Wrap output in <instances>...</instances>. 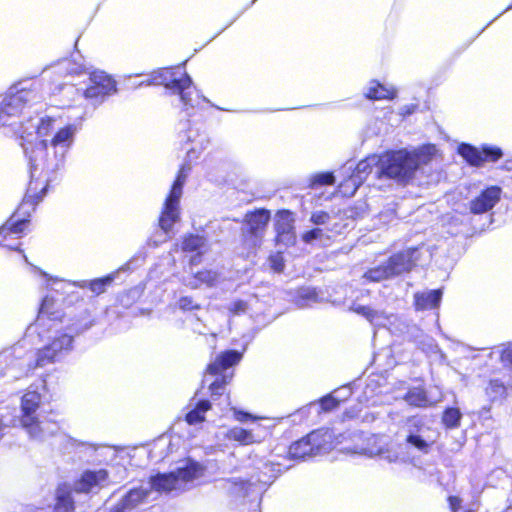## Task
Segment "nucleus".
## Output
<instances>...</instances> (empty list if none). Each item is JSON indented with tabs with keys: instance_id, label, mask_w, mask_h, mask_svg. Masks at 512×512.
<instances>
[{
	"instance_id": "obj_55",
	"label": "nucleus",
	"mask_w": 512,
	"mask_h": 512,
	"mask_svg": "<svg viewBox=\"0 0 512 512\" xmlns=\"http://www.w3.org/2000/svg\"><path fill=\"white\" fill-rule=\"evenodd\" d=\"M71 441V445L72 446H75V447H80V446H85L86 444L82 443V442H78L77 440H70Z\"/></svg>"
},
{
	"instance_id": "obj_37",
	"label": "nucleus",
	"mask_w": 512,
	"mask_h": 512,
	"mask_svg": "<svg viewBox=\"0 0 512 512\" xmlns=\"http://www.w3.org/2000/svg\"><path fill=\"white\" fill-rule=\"evenodd\" d=\"M114 280V275H108L104 278H99L91 281L89 287L92 292L96 294L103 293L108 285Z\"/></svg>"
},
{
	"instance_id": "obj_15",
	"label": "nucleus",
	"mask_w": 512,
	"mask_h": 512,
	"mask_svg": "<svg viewBox=\"0 0 512 512\" xmlns=\"http://www.w3.org/2000/svg\"><path fill=\"white\" fill-rule=\"evenodd\" d=\"M269 218L270 214L266 210H258L246 215L243 234L244 243L248 248L256 249L261 245Z\"/></svg>"
},
{
	"instance_id": "obj_33",
	"label": "nucleus",
	"mask_w": 512,
	"mask_h": 512,
	"mask_svg": "<svg viewBox=\"0 0 512 512\" xmlns=\"http://www.w3.org/2000/svg\"><path fill=\"white\" fill-rule=\"evenodd\" d=\"M458 152L471 165L479 166L484 162L483 153L471 145H460Z\"/></svg>"
},
{
	"instance_id": "obj_25",
	"label": "nucleus",
	"mask_w": 512,
	"mask_h": 512,
	"mask_svg": "<svg viewBox=\"0 0 512 512\" xmlns=\"http://www.w3.org/2000/svg\"><path fill=\"white\" fill-rule=\"evenodd\" d=\"M32 272L38 278L39 283L46 289H51L56 292H59L66 289L69 286L75 285L74 283H71L64 279L52 277L51 275L47 274L46 272L42 271L36 266H32Z\"/></svg>"
},
{
	"instance_id": "obj_23",
	"label": "nucleus",
	"mask_w": 512,
	"mask_h": 512,
	"mask_svg": "<svg viewBox=\"0 0 512 512\" xmlns=\"http://www.w3.org/2000/svg\"><path fill=\"white\" fill-rule=\"evenodd\" d=\"M56 70L59 73H64L65 75H80L82 73L91 72L90 68L86 66L82 56L77 55L73 56L72 59H64L60 61L56 65Z\"/></svg>"
},
{
	"instance_id": "obj_52",
	"label": "nucleus",
	"mask_w": 512,
	"mask_h": 512,
	"mask_svg": "<svg viewBox=\"0 0 512 512\" xmlns=\"http://www.w3.org/2000/svg\"><path fill=\"white\" fill-rule=\"evenodd\" d=\"M22 220L26 222V225L24 226L23 231H22L19 235H16L17 237H20V235L25 231V229H26V228H27V226H28V221H27L26 219H24V218H21V219H20V218L15 219V216H12V219H10V220H8V221H7V222H10L11 224H13V223H17V222L22 221Z\"/></svg>"
},
{
	"instance_id": "obj_5",
	"label": "nucleus",
	"mask_w": 512,
	"mask_h": 512,
	"mask_svg": "<svg viewBox=\"0 0 512 512\" xmlns=\"http://www.w3.org/2000/svg\"><path fill=\"white\" fill-rule=\"evenodd\" d=\"M204 475V468L197 462L187 461L183 467L170 473H159L151 476L148 481L142 482L149 486L148 494L152 500L155 494L169 493L171 491H183L193 481Z\"/></svg>"
},
{
	"instance_id": "obj_6",
	"label": "nucleus",
	"mask_w": 512,
	"mask_h": 512,
	"mask_svg": "<svg viewBox=\"0 0 512 512\" xmlns=\"http://www.w3.org/2000/svg\"><path fill=\"white\" fill-rule=\"evenodd\" d=\"M190 165L184 164L174 181L171 191L166 198L164 209L159 218V226L162 232H157L148 240V245L151 247H157L161 243L168 240V233L172 229L174 223L179 220V202L182 196L183 185L190 172Z\"/></svg>"
},
{
	"instance_id": "obj_36",
	"label": "nucleus",
	"mask_w": 512,
	"mask_h": 512,
	"mask_svg": "<svg viewBox=\"0 0 512 512\" xmlns=\"http://www.w3.org/2000/svg\"><path fill=\"white\" fill-rule=\"evenodd\" d=\"M324 239H329V236L325 233V231L320 228V227H316L314 229H311L307 232H305L303 235H302V240L306 243V244H311L313 243L314 241H320V242H323Z\"/></svg>"
},
{
	"instance_id": "obj_17",
	"label": "nucleus",
	"mask_w": 512,
	"mask_h": 512,
	"mask_svg": "<svg viewBox=\"0 0 512 512\" xmlns=\"http://www.w3.org/2000/svg\"><path fill=\"white\" fill-rule=\"evenodd\" d=\"M276 241L278 244L290 246L295 243L294 218L289 211H280L276 215L275 222Z\"/></svg>"
},
{
	"instance_id": "obj_58",
	"label": "nucleus",
	"mask_w": 512,
	"mask_h": 512,
	"mask_svg": "<svg viewBox=\"0 0 512 512\" xmlns=\"http://www.w3.org/2000/svg\"><path fill=\"white\" fill-rule=\"evenodd\" d=\"M211 336H212V338L215 340V338H216V334H215V333H212V334H211Z\"/></svg>"
},
{
	"instance_id": "obj_31",
	"label": "nucleus",
	"mask_w": 512,
	"mask_h": 512,
	"mask_svg": "<svg viewBox=\"0 0 512 512\" xmlns=\"http://www.w3.org/2000/svg\"><path fill=\"white\" fill-rule=\"evenodd\" d=\"M216 279V272L205 270L196 273L193 277L185 278L183 281L186 286H189L191 288H197L201 284L212 285L216 281Z\"/></svg>"
},
{
	"instance_id": "obj_24",
	"label": "nucleus",
	"mask_w": 512,
	"mask_h": 512,
	"mask_svg": "<svg viewBox=\"0 0 512 512\" xmlns=\"http://www.w3.org/2000/svg\"><path fill=\"white\" fill-rule=\"evenodd\" d=\"M53 512H75L72 490L67 485H61L55 493Z\"/></svg>"
},
{
	"instance_id": "obj_51",
	"label": "nucleus",
	"mask_w": 512,
	"mask_h": 512,
	"mask_svg": "<svg viewBox=\"0 0 512 512\" xmlns=\"http://www.w3.org/2000/svg\"><path fill=\"white\" fill-rule=\"evenodd\" d=\"M449 504H450L451 510L453 512H457V510L461 506V500L458 497L451 496V497H449Z\"/></svg>"
},
{
	"instance_id": "obj_26",
	"label": "nucleus",
	"mask_w": 512,
	"mask_h": 512,
	"mask_svg": "<svg viewBox=\"0 0 512 512\" xmlns=\"http://www.w3.org/2000/svg\"><path fill=\"white\" fill-rule=\"evenodd\" d=\"M404 400L412 406L427 407L441 401L440 397L429 396L422 388H413L404 396Z\"/></svg>"
},
{
	"instance_id": "obj_9",
	"label": "nucleus",
	"mask_w": 512,
	"mask_h": 512,
	"mask_svg": "<svg viewBox=\"0 0 512 512\" xmlns=\"http://www.w3.org/2000/svg\"><path fill=\"white\" fill-rule=\"evenodd\" d=\"M417 260L418 249H407L390 257L385 264L367 271L364 274V278L370 282H380L408 272L415 265Z\"/></svg>"
},
{
	"instance_id": "obj_19",
	"label": "nucleus",
	"mask_w": 512,
	"mask_h": 512,
	"mask_svg": "<svg viewBox=\"0 0 512 512\" xmlns=\"http://www.w3.org/2000/svg\"><path fill=\"white\" fill-rule=\"evenodd\" d=\"M501 189L492 186L483 191L477 198L470 202V212L482 214L492 209L500 200Z\"/></svg>"
},
{
	"instance_id": "obj_53",
	"label": "nucleus",
	"mask_w": 512,
	"mask_h": 512,
	"mask_svg": "<svg viewBox=\"0 0 512 512\" xmlns=\"http://www.w3.org/2000/svg\"><path fill=\"white\" fill-rule=\"evenodd\" d=\"M193 329L196 333L201 334V335L205 334V332H206L205 327L204 326L200 327V324L195 325Z\"/></svg>"
},
{
	"instance_id": "obj_57",
	"label": "nucleus",
	"mask_w": 512,
	"mask_h": 512,
	"mask_svg": "<svg viewBox=\"0 0 512 512\" xmlns=\"http://www.w3.org/2000/svg\"><path fill=\"white\" fill-rule=\"evenodd\" d=\"M3 429H4V425H3L2 421L0 420V435L2 434Z\"/></svg>"
},
{
	"instance_id": "obj_40",
	"label": "nucleus",
	"mask_w": 512,
	"mask_h": 512,
	"mask_svg": "<svg viewBox=\"0 0 512 512\" xmlns=\"http://www.w3.org/2000/svg\"><path fill=\"white\" fill-rule=\"evenodd\" d=\"M331 220V216L329 213L325 211H314L310 216V222L317 227L327 225Z\"/></svg>"
},
{
	"instance_id": "obj_44",
	"label": "nucleus",
	"mask_w": 512,
	"mask_h": 512,
	"mask_svg": "<svg viewBox=\"0 0 512 512\" xmlns=\"http://www.w3.org/2000/svg\"><path fill=\"white\" fill-rule=\"evenodd\" d=\"M425 342H422V349L427 353L431 355H437L439 358H443V354L441 353L438 345L435 343V341L430 337H425Z\"/></svg>"
},
{
	"instance_id": "obj_43",
	"label": "nucleus",
	"mask_w": 512,
	"mask_h": 512,
	"mask_svg": "<svg viewBox=\"0 0 512 512\" xmlns=\"http://www.w3.org/2000/svg\"><path fill=\"white\" fill-rule=\"evenodd\" d=\"M231 410L233 412L234 419L240 423H245L247 421H257V420L263 419L262 417L255 416L248 412L239 410L236 407H232Z\"/></svg>"
},
{
	"instance_id": "obj_14",
	"label": "nucleus",
	"mask_w": 512,
	"mask_h": 512,
	"mask_svg": "<svg viewBox=\"0 0 512 512\" xmlns=\"http://www.w3.org/2000/svg\"><path fill=\"white\" fill-rule=\"evenodd\" d=\"M90 86L84 91V97L94 105L102 103L107 96L116 92V82L103 71L89 72Z\"/></svg>"
},
{
	"instance_id": "obj_30",
	"label": "nucleus",
	"mask_w": 512,
	"mask_h": 512,
	"mask_svg": "<svg viewBox=\"0 0 512 512\" xmlns=\"http://www.w3.org/2000/svg\"><path fill=\"white\" fill-rule=\"evenodd\" d=\"M289 455L293 459H304L307 456H315L307 436L303 437L299 441L294 442L290 446Z\"/></svg>"
},
{
	"instance_id": "obj_22",
	"label": "nucleus",
	"mask_w": 512,
	"mask_h": 512,
	"mask_svg": "<svg viewBox=\"0 0 512 512\" xmlns=\"http://www.w3.org/2000/svg\"><path fill=\"white\" fill-rule=\"evenodd\" d=\"M365 97L370 100H389L396 96V90L393 86L384 85L376 80H371L365 88Z\"/></svg>"
},
{
	"instance_id": "obj_13",
	"label": "nucleus",
	"mask_w": 512,
	"mask_h": 512,
	"mask_svg": "<svg viewBox=\"0 0 512 512\" xmlns=\"http://www.w3.org/2000/svg\"><path fill=\"white\" fill-rule=\"evenodd\" d=\"M148 488L149 486H144L141 482L139 486L126 491L112 507L104 512H141L143 506L152 500L148 494Z\"/></svg>"
},
{
	"instance_id": "obj_2",
	"label": "nucleus",
	"mask_w": 512,
	"mask_h": 512,
	"mask_svg": "<svg viewBox=\"0 0 512 512\" xmlns=\"http://www.w3.org/2000/svg\"><path fill=\"white\" fill-rule=\"evenodd\" d=\"M435 436L431 430L419 419L411 418L407 421L404 443H394L385 436L371 435L361 446L356 445L352 453L368 457H380L388 463H410L413 459L411 448L419 453L427 454L435 443Z\"/></svg>"
},
{
	"instance_id": "obj_29",
	"label": "nucleus",
	"mask_w": 512,
	"mask_h": 512,
	"mask_svg": "<svg viewBox=\"0 0 512 512\" xmlns=\"http://www.w3.org/2000/svg\"><path fill=\"white\" fill-rule=\"evenodd\" d=\"M225 437L230 441H235L242 446L256 444L255 437L252 433L240 426H234L227 430Z\"/></svg>"
},
{
	"instance_id": "obj_34",
	"label": "nucleus",
	"mask_w": 512,
	"mask_h": 512,
	"mask_svg": "<svg viewBox=\"0 0 512 512\" xmlns=\"http://www.w3.org/2000/svg\"><path fill=\"white\" fill-rule=\"evenodd\" d=\"M210 409L208 401H200L196 408L186 415V421L189 424H197L204 420V413Z\"/></svg>"
},
{
	"instance_id": "obj_45",
	"label": "nucleus",
	"mask_w": 512,
	"mask_h": 512,
	"mask_svg": "<svg viewBox=\"0 0 512 512\" xmlns=\"http://www.w3.org/2000/svg\"><path fill=\"white\" fill-rule=\"evenodd\" d=\"M481 152L483 153L484 161H496L502 156V151L498 147H484Z\"/></svg>"
},
{
	"instance_id": "obj_54",
	"label": "nucleus",
	"mask_w": 512,
	"mask_h": 512,
	"mask_svg": "<svg viewBox=\"0 0 512 512\" xmlns=\"http://www.w3.org/2000/svg\"><path fill=\"white\" fill-rule=\"evenodd\" d=\"M315 296V293L314 291L312 290H306L305 291V294H303V297H306V298H313Z\"/></svg>"
},
{
	"instance_id": "obj_10",
	"label": "nucleus",
	"mask_w": 512,
	"mask_h": 512,
	"mask_svg": "<svg viewBox=\"0 0 512 512\" xmlns=\"http://www.w3.org/2000/svg\"><path fill=\"white\" fill-rule=\"evenodd\" d=\"M242 354L235 350H228L218 355L207 367V374L204 381H208V375L216 376V379L209 384V390L212 395H221L224 391V386L231 380L233 374L222 373L228 368L240 362Z\"/></svg>"
},
{
	"instance_id": "obj_16",
	"label": "nucleus",
	"mask_w": 512,
	"mask_h": 512,
	"mask_svg": "<svg viewBox=\"0 0 512 512\" xmlns=\"http://www.w3.org/2000/svg\"><path fill=\"white\" fill-rule=\"evenodd\" d=\"M111 483L106 469H87L74 482V491L78 493H97Z\"/></svg>"
},
{
	"instance_id": "obj_50",
	"label": "nucleus",
	"mask_w": 512,
	"mask_h": 512,
	"mask_svg": "<svg viewBox=\"0 0 512 512\" xmlns=\"http://www.w3.org/2000/svg\"><path fill=\"white\" fill-rule=\"evenodd\" d=\"M246 309H247V304H246V302H244L242 300L234 301V302L230 303L228 306L229 312L232 313L233 315H238V314L244 313L246 311Z\"/></svg>"
},
{
	"instance_id": "obj_49",
	"label": "nucleus",
	"mask_w": 512,
	"mask_h": 512,
	"mask_svg": "<svg viewBox=\"0 0 512 512\" xmlns=\"http://www.w3.org/2000/svg\"><path fill=\"white\" fill-rule=\"evenodd\" d=\"M178 306L182 310L199 309V305L195 303L191 297L188 296L181 297L178 301Z\"/></svg>"
},
{
	"instance_id": "obj_20",
	"label": "nucleus",
	"mask_w": 512,
	"mask_h": 512,
	"mask_svg": "<svg viewBox=\"0 0 512 512\" xmlns=\"http://www.w3.org/2000/svg\"><path fill=\"white\" fill-rule=\"evenodd\" d=\"M314 455L329 452L335 447L334 434L329 429H319L307 435Z\"/></svg>"
},
{
	"instance_id": "obj_18",
	"label": "nucleus",
	"mask_w": 512,
	"mask_h": 512,
	"mask_svg": "<svg viewBox=\"0 0 512 512\" xmlns=\"http://www.w3.org/2000/svg\"><path fill=\"white\" fill-rule=\"evenodd\" d=\"M377 168V173L380 176V156L372 155L364 160H361L355 167L352 162H347L341 167L343 174H351L357 179H361L363 183L365 177L372 171L373 167Z\"/></svg>"
},
{
	"instance_id": "obj_59",
	"label": "nucleus",
	"mask_w": 512,
	"mask_h": 512,
	"mask_svg": "<svg viewBox=\"0 0 512 512\" xmlns=\"http://www.w3.org/2000/svg\"><path fill=\"white\" fill-rule=\"evenodd\" d=\"M256 0H253L252 3H254Z\"/></svg>"
},
{
	"instance_id": "obj_12",
	"label": "nucleus",
	"mask_w": 512,
	"mask_h": 512,
	"mask_svg": "<svg viewBox=\"0 0 512 512\" xmlns=\"http://www.w3.org/2000/svg\"><path fill=\"white\" fill-rule=\"evenodd\" d=\"M350 310L363 316L374 327H383L391 333H403L407 327L406 323L396 314L384 310L374 309L370 306L353 303Z\"/></svg>"
},
{
	"instance_id": "obj_32",
	"label": "nucleus",
	"mask_w": 512,
	"mask_h": 512,
	"mask_svg": "<svg viewBox=\"0 0 512 512\" xmlns=\"http://www.w3.org/2000/svg\"><path fill=\"white\" fill-rule=\"evenodd\" d=\"M339 175L343 177L344 180L339 184L338 192L345 197L353 196L362 184L361 179H357L351 174H343L341 170L339 171Z\"/></svg>"
},
{
	"instance_id": "obj_11",
	"label": "nucleus",
	"mask_w": 512,
	"mask_h": 512,
	"mask_svg": "<svg viewBox=\"0 0 512 512\" xmlns=\"http://www.w3.org/2000/svg\"><path fill=\"white\" fill-rule=\"evenodd\" d=\"M87 329V326H73L69 333H59L53 337L51 343L37 352L36 366H44L48 363L59 360L72 349L73 335Z\"/></svg>"
},
{
	"instance_id": "obj_35",
	"label": "nucleus",
	"mask_w": 512,
	"mask_h": 512,
	"mask_svg": "<svg viewBox=\"0 0 512 512\" xmlns=\"http://www.w3.org/2000/svg\"><path fill=\"white\" fill-rule=\"evenodd\" d=\"M462 414L457 408H448L444 411L442 421L443 424L449 428H457L460 424Z\"/></svg>"
},
{
	"instance_id": "obj_38",
	"label": "nucleus",
	"mask_w": 512,
	"mask_h": 512,
	"mask_svg": "<svg viewBox=\"0 0 512 512\" xmlns=\"http://www.w3.org/2000/svg\"><path fill=\"white\" fill-rule=\"evenodd\" d=\"M506 387L503 382L498 380H491L489 386L486 388L488 396L492 399H496L505 393Z\"/></svg>"
},
{
	"instance_id": "obj_28",
	"label": "nucleus",
	"mask_w": 512,
	"mask_h": 512,
	"mask_svg": "<svg viewBox=\"0 0 512 512\" xmlns=\"http://www.w3.org/2000/svg\"><path fill=\"white\" fill-rule=\"evenodd\" d=\"M38 184L36 181L32 180L29 184V188L27 194L24 197L23 202L21 203L17 213L20 214H29L31 210H34L35 204L42 198L46 187L41 189V195L37 194Z\"/></svg>"
},
{
	"instance_id": "obj_41",
	"label": "nucleus",
	"mask_w": 512,
	"mask_h": 512,
	"mask_svg": "<svg viewBox=\"0 0 512 512\" xmlns=\"http://www.w3.org/2000/svg\"><path fill=\"white\" fill-rule=\"evenodd\" d=\"M335 182L333 173H318L311 178V184L315 185H331Z\"/></svg>"
},
{
	"instance_id": "obj_7",
	"label": "nucleus",
	"mask_w": 512,
	"mask_h": 512,
	"mask_svg": "<svg viewBox=\"0 0 512 512\" xmlns=\"http://www.w3.org/2000/svg\"><path fill=\"white\" fill-rule=\"evenodd\" d=\"M41 400L42 395L38 388H34V386H31L21 399L20 424L30 438L34 440H44L57 429L55 423L39 420L36 412L40 407Z\"/></svg>"
},
{
	"instance_id": "obj_8",
	"label": "nucleus",
	"mask_w": 512,
	"mask_h": 512,
	"mask_svg": "<svg viewBox=\"0 0 512 512\" xmlns=\"http://www.w3.org/2000/svg\"><path fill=\"white\" fill-rule=\"evenodd\" d=\"M178 141L186 150L190 162L197 160L210 145V137L201 122H180Z\"/></svg>"
},
{
	"instance_id": "obj_56",
	"label": "nucleus",
	"mask_w": 512,
	"mask_h": 512,
	"mask_svg": "<svg viewBox=\"0 0 512 512\" xmlns=\"http://www.w3.org/2000/svg\"><path fill=\"white\" fill-rule=\"evenodd\" d=\"M411 112H412V109H410L409 107H403L401 114L406 115V114H410Z\"/></svg>"
},
{
	"instance_id": "obj_39",
	"label": "nucleus",
	"mask_w": 512,
	"mask_h": 512,
	"mask_svg": "<svg viewBox=\"0 0 512 512\" xmlns=\"http://www.w3.org/2000/svg\"><path fill=\"white\" fill-rule=\"evenodd\" d=\"M247 430L255 437L256 444L263 442L269 435V429L262 424H254L252 427L247 428Z\"/></svg>"
},
{
	"instance_id": "obj_3",
	"label": "nucleus",
	"mask_w": 512,
	"mask_h": 512,
	"mask_svg": "<svg viewBox=\"0 0 512 512\" xmlns=\"http://www.w3.org/2000/svg\"><path fill=\"white\" fill-rule=\"evenodd\" d=\"M435 145L428 144L413 151L406 149L390 151L380 155V177L407 181L422 165L427 164L436 155Z\"/></svg>"
},
{
	"instance_id": "obj_1",
	"label": "nucleus",
	"mask_w": 512,
	"mask_h": 512,
	"mask_svg": "<svg viewBox=\"0 0 512 512\" xmlns=\"http://www.w3.org/2000/svg\"><path fill=\"white\" fill-rule=\"evenodd\" d=\"M40 83L21 81L0 96V128L8 127L22 139V147L29 161L32 179L44 174L45 181L61 170L72 148L79 125H58V119L43 117L36 124L26 126L19 120L26 108L42 102Z\"/></svg>"
},
{
	"instance_id": "obj_47",
	"label": "nucleus",
	"mask_w": 512,
	"mask_h": 512,
	"mask_svg": "<svg viewBox=\"0 0 512 512\" xmlns=\"http://www.w3.org/2000/svg\"><path fill=\"white\" fill-rule=\"evenodd\" d=\"M269 263L275 272H281L284 268V259L281 252L271 255L269 257Z\"/></svg>"
},
{
	"instance_id": "obj_4",
	"label": "nucleus",
	"mask_w": 512,
	"mask_h": 512,
	"mask_svg": "<svg viewBox=\"0 0 512 512\" xmlns=\"http://www.w3.org/2000/svg\"><path fill=\"white\" fill-rule=\"evenodd\" d=\"M146 85H164L172 94L179 95L185 111L198 107L205 98L193 86L190 76L180 68H163L151 74Z\"/></svg>"
},
{
	"instance_id": "obj_27",
	"label": "nucleus",
	"mask_w": 512,
	"mask_h": 512,
	"mask_svg": "<svg viewBox=\"0 0 512 512\" xmlns=\"http://www.w3.org/2000/svg\"><path fill=\"white\" fill-rule=\"evenodd\" d=\"M442 297L441 290H430L416 293L414 296L415 306L418 310L436 308Z\"/></svg>"
},
{
	"instance_id": "obj_21",
	"label": "nucleus",
	"mask_w": 512,
	"mask_h": 512,
	"mask_svg": "<svg viewBox=\"0 0 512 512\" xmlns=\"http://www.w3.org/2000/svg\"><path fill=\"white\" fill-rule=\"evenodd\" d=\"M181 248L184 252H196L190 261L192 265L198 264L200 256L207 250V241L202 236L190 234L183 238Z\"/></svg>"
},
{
	"instance_id": "obj_46",
	"label": "nucleus",
	"mask_w": 512,
	"mask_h": 512,
	"mask_svg": "<svg viewBox=\"0 0 512 512\" xmlns=\"http://www.w3.org/2000/svg\"><path fill=\"white\" fill-rule=\"evenodd\" d=\"M340 399L336 398L334 395H329L321 399L320 407L323 411H330L337 407Z\"/></svg>"
},
{
	"instance_id": "obj_42",
	"label": "nucleus",
	"mask_w": 512,
	"mask_h": 512,
	"mask_svg": "<svg viewBox=\"0 0 512 512\" xmlns=\"http://www.w3.org/2000/svg\"><path fill=\"white\" fill-rule=\"evenodd\" d=\"M495 353L499 354L503 365L512 372V343L502 350H497Z\"/></svg>"
},
{
	"instance_id": "obj_48",
	"label": "nucleus",
	"mask_w": 512,
	"mask_h": 512,
	"mask_svg": "<svg viewBox=\"0 0 512 512\" xmlns=\"http://www.w3.org/2000/svg\"><path fill=\"white\" fill-rule=\"evenodd\" d=\"M53 304H54V301H53L52 297H49V296L44 297V299L42 300L41 306H40V310H39L40 318L44 317L45 315L50 316L53 314L51 312V308H52Z\"/></svg>"
}]
</instances>
